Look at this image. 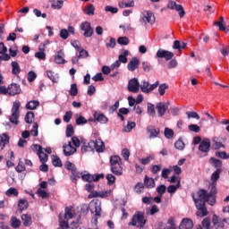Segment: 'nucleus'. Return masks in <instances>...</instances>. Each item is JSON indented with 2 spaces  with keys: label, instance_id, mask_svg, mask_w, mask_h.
I'll return each mask as SVG.
<instances>
[{
  "label": "nucleus",
  "instance_id": "f257e3e1",
  "mask_svg": "<svg viewBox=\"0 0 229 229\" xmlns=\"http://www.w3.org/2000/svg\"><path fill=\"white\" fill-rule=\"evenodd\" d=\"M221 174V168H217L211 175V183H209V192L206 190H199L197 193L198 198L192 195L196 208L198 209L196 216L198 217H205L208 216V211L205 207V203H208L211 207L216 205V194H217V181Z\"/></svg>",
  "mask_w": 229,
  "mask_h": 229
},
{
  "label": "nucleus",
  "instance_id": "f03ea898",
  "mask_svg": "<svg viewBox=\"0 0 229 229\" xmlns=\"http://www.w3.org/2000/svg\"><path fill=\"white\" fill-rule=\"evenodd\" d=\"M81 146V141L78 137H72V141H68L63 146V151L64 157H71L76 153V148H80Z\"/></svg>",
  "mask_w": 229,
  "mask_h": 229
},
{
  "label": "nucleus",
  "instance_id": "7ed1b4c3",
  "mask_svg": "<svg viewBox=\"0 0 229 229\" xmlns=\"http://www.w3.org/2000/svg\"><path fill=\"white\" fill-rule=\"evenodd\" d=\"M155 13L151 11L144 10L140 13L139 22L141 26H148V24H155Z\"/></svg>",
  "mask_w": 229,
  "mask_h": 229
},
{
  "label": "nucleus",
  "instance_id": "20e7f679",
  "mask_svg": "<svg viewBox=\"0 0 229 229\" xmlns=\"http://www.w3.org/2000/svg\"><path fill=\"white\" fill-rule=\"evenodd\" d=\"M130 226H136V228H144L146 226V218L144 212L136 211L132 216L131 221L129 223Z\"/></svg>",
  "mask_w": 229,
  "mask_h": 229
},
{
  "label": "nucleus",
  "instance_id": "39448f33",
  "mask_svg": "<svg viewBox=\"0 0 229 229\" xmlns=\"http://www.w3.org/2000/svg\"><path fill=\"white\" fill-rule=\"evenodd\" d=\"M65 168L68 169V171L72 172L71 180L72 183H76L78 182V179L81 175L78 170H76V165L72 164L71 161H67L65 163Z\"/></svg>",
  "mask_w": 229,
  "mask_h": 229
},
{
  "label": "nucleus",
  "instance_id": "423d86ee",
  "mask_svg": "<svg viewBox=\"0 0 229 229\" xmlns=\"http://www.w3.org/2000/svg\"><path fill=\"white\" fill-rule=\"evenodd\" d=\"M127 89L129 92H132L133 94H138L139 90H140V82H139V79L132 78L129 80Z\"/></svg>",
  "mask_w": 229,
  "mask_h": 229
},
{
  "label": "nucleus",
  "instance_id": "0eeeda50",
  "mask_svg": "<svg viewBox=\"0 0 229 229\" xmlns=\"http://www.w3.org/2000/svg\"><path fill=\"white\" fill-rule=\"evenodd\" d=\"M167 8L169 10H175L179 13V17H184L185 15V11L183 10V6L182 4H176L174 1H169L167 4Z\"/></svg>",
  "mask_w": 229,
  "mask_h": 229
},
{
  "label": "nucleus",
  "instance_id": "6e6552de",
  "mask_svg": "<svg viewBox=\"0 0 229 229\" xmlns=\"http://www.w3.org/2000/svg\"><path fill=\"white\" fill-rule=\"evenodd\" d=\"M81 31H84V37L90 38L91 35L94 33V29L90 26V22L84 21L81 24Z\"/></svg>",
  "mask_w": 229,
  "mask_h": 229
},
{
  "label": "nucleus",
  "instance_id": "1a4fd4ad",
  "mask_svg": "<svg viewBox=\"0 0 229 229\" xmlns=\"http://www.w3.org/2000/svg\"><path fill=\"white\" fill-rule=\"evenodd\" d=\"M90 210L95 216H101V202L98 199H93L90 202Z\"/></svg>",
  "mask_w": 229,
  "mask_h": 229
},
{
  "label": "nucleus",
  "instance_id": "9d476101",
  "mask_svg": "<svg viewBox=\"0 0 229 229\" xmlns=\"http://www.w3.org/2000/svg\"><path fill=\"white\" fill-rule=\"evenodd\" d=\"M157 58H165V60H173L174 54L164 49H158L156 54Z\"/></svg>",
  "mask_w": 229,
  "mask_h": 229
},
{
  "label": "nucleus",
  "instance_id": "9b49d317",
  "mask_svg": "<svg viewBox=\"0 0 229 229\" xmlns=\"http://www.w3.org/2000/svg\"><path fill=\"white\" fill-rule=\"evenodd\" d=\"M167 108H169V102L166 104L164 102H158L156 105V109L157 110V114L159 117H164L165 115V112H167Z\"/></svg>",
  "mask_w": 229,
  "mask_h": 229
},
{
  "label": "nucleus",
  "instance_id": "f8f14e48",
  "mask_svg": "<svg viewBox=\"0 0 229 229\" xmlns=\"http://www.w3.org/2000/svg\"><path fill=\"white\" fill-rule=\"evenodd\" d=\"M112 190H106L102 191H95L92 193H89V198H108L109 196H112Z\"/></svg>",
  "mask_w": 229,
  "mask_h": 229
},
{
  "label": "nucleus",
  "instance_id": "ddd939ff",
  "mask_svg": "<svg viewBox=\"0 0 229 229\" xmlns=\"http://www.w3.org/2000/svg\"><path fill=\"white\" fill-rule=\"evenodd\" d=\"M199 150L202 153H208L210 151V140L208 138L203 139L199 143Z\"/></svg>",
  "mask_w": 229,
  "mask_h": 229
},
{
  "label": "nucleus",
  "instance_id": "4468645a",
  "mask_svg": "<svg viewBox=\"0 0 229 229\" xmlns=\"http://www.w3.org/2000/svg\"><path fill=\"white\" fill-rule=\"evenodd\" d=\"M7 94H9V96H17V94H21V86L16 83H12L7 88Z\"/></svg>",
  "mask_w": 229,
  "mask_h": 229
},
{
  "label": "nucleus",
  "instance_id": "2eb2a0df",
  "mask_svg": "<svg viewBox=\"0 0 229 229\" xmlns=\"http://www.w3.org/2000/svg\"><path fill=\"white\" fill-rule=\"evenodd\" d=\"M93 117L95 121H97V123H100V124H106V123H108V117L99 111H96Z\"/></svg>",
  "mask_w": 229,
  "mask_h": 229
},
{
  "label": "nucleus",
  "instance_id": "dca6fc26",
  "mask_svg": "<svg viewBox=\"0 0 229 229\" xmlns=\"http://www.w3.org/2000/svg\"><path fill=\"white\" fill-rule=\"evenodd\" d=\"M82 146L81 148V153H89L90 151H94V140H90L89 142H85V140H81Z\"/></svg>",
  "mask_w": 229,
  "mask_h": 229
},
{
  "label": "nucleus",
  "instance_id": "f3484780",
  "mask_svg": "<svg viewBox=\"0 0 229 229\" xmlns=\"http://www.w3.org/2000/svg\"><path fill=\"white\" fill-rule=\"evenodd\" d=\"M212 223L216 229H223L225 228V223H226V219L220 220L217 215H213Z\"/></svg>",
  "mask_w": 229,
  "mask_h": 229
},
{
  "label": "nucleus",
  "instance_id": "a211bd4d",
  "mask_svg": "<svg viewBox=\"0 0 229 229\" xmlns=\"http://www.w3.org/2000/svg\"><path fill=\"white\" fill-rule=\"evenodd\" d=\"M194 226V223L191 218H183L181 222L179 228L180 229H192Z\"/></svg>",
  "mask_w": 229,
  "mask_h": 229
},
{
  "label": "nucleus",
  "instance_id": "6ab92c4d",
  "mask_svg": "<svg viewBox=\"0 0 229 229\" xmlns=\"http://www.w3.org/2000/svg\"><path fill=\"white\" fill-rule=\"evenodd\" d=\"M139 68V59L137 57H132L129 64H127L128 71L133 72L136 69Z\"/></svg>",
  "mask_w": 229,
  "mask_h": 229
},
{
  "label": "nucleus",
  "instance_id": "aec40b11",
  "mask_svg": "<svg viewBox=\"0 0 229 229\" xmlns=\"http://www.w3.org/2000/svg\"><path fill=\"white\" fill-rule=\"evenodd\" d=\"M74 208H65L64 218H62L63 221H66L68 223L69 219H72V217H74Z\"/></svg>",
  "mask_w": 229,
  "mask_h": 229
},
{
  "label": "nucleus",
  "instance_id": "412c9836",
  "mask_svg": "<svg viewBox=\"0 0 229 229\" xmlns=\"http://www.w3.org/2000/svg\"><path fill=\"white\" fill-rule=\"evenodd\" d=\"M94 149H96L98 153H103L105 151V143L103 140L99 139L96 140L94 141Z\"/></svg>",
  "mask_w": 229,
  "mask_h": 229
},
{
  "label": "nucleus",
  "instance_id": "4be33fe9",
  "mask_svg": "<svg viewBox=\"0 0 229 229\" xmlns=\"http://www.w3.org/2000/svg\"><path fill=\"white\" fill-rule=\"evenodd\" d=\"M215 26H217L220 31H229V26H225V18L221 16L219 21L215 22Z\"/></svg>",
  "mask_w": 229,
  "mask_h": 229
},
{
  "label": "nucleus",
  "instance_id": "5701e85b",
  "mask_svg": "<svg viewBox=\"0 0 229 229\" xmlns=\"http://www.w3.org/2000/svg\"><path fill=\"white\" fill-rule=\"evenodd\" d=\"M147 131L149 133V139H157L160 133V129L149 126L148 127Z\"/></svg>",
  "mask_w": 229,
  "mask_h": 229
},
{
  "label": "nucleus",
  "instance_id": "b1692460",
  "mask_svg": "<svg viewBox=\"0 0 229 229\" xmlns=\"http://www.w3.org/2000/svg\"><path fill=\"white\" fill-rule=\"evenodd\" d=\"M64 56L65 54L64 53V50H59L55 57V63L58 64H65L67 61H65Z\"/></svg>",
  "mask_w": 229,
  "mask_h": 229
},
{
  "label": "nucleus",
  "instance_id": "393cba45",
  "mask_svg": "<svg viewBox=\"0 0 229 229\" xmlns=\"http://www.w3.org/2000/svg\"><path fill=\"white\" fill-rule=\"evenodd\" d=\"M144 187L147 189H154L155 187V179L148 177V175H145L144 178Z\"/></svg>",
  "mask_w": 229,
  "mask_h": 229
},
{
  "label": "nucleus",
  "instance_id": "a878e982",
  "mask_svg": "<svg viewBox=\"0 0 229 229\" xmlns=\"http://www.w3.org/2000/svg\"><path fill=\"white\" fill-rule=\"evenodd\" d=\"M40 106L38 100H30L25 105L27 110H37V107Z\"/></svg>",
  "mask_w": 229,
  "mask_h": 229
},
{
  "label": "nucleus",
  "instance_id": "bb28decb",
  "mask_svg": "<svg viewBox=\"0 0 229 229\" xmlns=\"http://www.w3.org/2000/svg\"><path fill=\"white\" fill-rule=\"evenodd\" d=\"M111 173L116 176H121L123 174V166H121V164L111 165Z\"/></svg>",
  "mask_w": 229,
  "mask_h": 229
},
{
  "label": "nucleus",
  "instance_id": "cd10ccee",
  "mask_svg": "<svg viewBox=\"0 0 229 229\" xmlns=\"http://www.w3.org/2000/svg\"><path fill=\"white\" fill-rule=\"evenodd\" d=\"M19 117H21V113H12V114L9 115V121L12 124L17 126V124H19Z\"/></svg>",
  "mask_w": 229,
  "mask_h": 229
},
{
  "label": "nucleus",
  "instance_id": "c85d7f7f",
  "mask_svg": "<svg viewBox=\"0 0 229 229\" xmlns=\"http://www.w3.org/2000/svg\"><path fill=\"white\" fill-rule=\"evenodd\" d=\"M119 8H133L135 6V1L129 0L127 2L121 1L118 3Z\"/></svg>",
  "mask_w": 229,
  "mask_h": 229
},
{
  "label": "nucleus",
  "instance_id": "c756f323",
  "mask_svg": "<svg viewBox=\"0 0 229 229\" xmlns=\"http://www.w3.org/2000/svg\"><path fill=\"white\" fill-rule=\"evenodd\" d=\"M21 221L24 226H31V224L33 223L31 221V216L29 214L21 215Z\"/></svg>",
  "mask_w": 229,
  "mask_h": 229
},
{
  "label": "nucleus",
  "instance_id": "7c9ffc66",
  "mask_svg": "<svg viewBox=\"0 0 229 229\" xmlns=\"http://www.w3.org/2000/svg\"><path fill=\"white\" fill-rule=\"evenodd\" d=\"M83 12H84L85 15L92 16V15H94V13L96 12V8L94 7V5L92 4H89L84 7Z\"/></svg>",
  "mask_w": 229,
  "mask_h": 229
},
{
  "label": "nucleus",
  "instance_id": "2f4dec72",
  "mask_svg": "<svg viewBox=\"0 0 229 229\" xmlns=\"http://www.w3.org/2000/svg\"><path fill=\"white\" fill-rule=\"evenodd\" d=\"M140 89L143 94H149V81L146 80L142 81Z\"/></svg>",
  "mask_w": 229,
  "mask_h": 229
},
{
  "label": "nucleus",
  "instance_id": "473e14b6",
  "mask_svg": "<svg viewBox=\"0 0 229 229\" xmlns=\"http://www.w3.org/2000/svg\"><path fill=\"white\" fill-rule=\"evenodd\" d=\"M80 178L83 180V182H94V176L90 174L89 172L80 173Z\"/></svg>",
  "mask_w": 229,
  "mask_h": 229
},
{
  "label": "nucleus",
  "instance_id": "72a5a7b5",
  "mask_svg": "<svg viewBox=\"0 0 229 229\" xmlns=\"http://www.w3.org/2000/svg\"><path fill=\"white\" fill-rule=\"evenodd\" d=\"M209 163L215 169H221V165H223V162L216 157H211Z\"/></svg>",
  "mask_w": 229,
  "mask_h": 229
},
{
  "label": "nucleus",
  "instance_id": "f704fd0d",
  "mask_svg": "<svg viewBox=\"0 0 229 229\" xmlns=\"http://www.w3.org/2000/svg\"><path fill=\"white\" fill-rule=\"evenodd\" d=\"M10 225L12 228L17 229L21 227V222L20 219L16 218L15 216L11 217Z\"/></svg>",
  "mask_w": 229,
  "mask_h": 229
},
{
  "label": "nucleus",
  "instance_id": "c9c22d12",
  "mask_svg": "<svg viewBox=\"0 0 229 229\" xmlns=\"http://www.w3.org/2000/svg\"><path fill=\"white\" fill-rule=\"evenodd\" d=\"M147 113L150 117H155L157 115V112L155 111V105L151 103L147 104Z\"/></svg>",
  "mask_w": 229,
  "mask_h": 229
},
{
  "label": "nucleus",
  "instance_id": "e433bc0d",
  "mask_svg": "<svg viewBox=\"0 0 229 229\" xmlns=\"http://www.w3.org/2000/svg\"><path fill=\"white\" fill-rule=\"evenodd\" d=\"M0 144L2 145V149L10 142V137L6 133L0 135Z\"/></svg>",
  "mask_w": 229,
  "mask_h": 229
},
{
  "label": "nucleus",
  "instance_id": "4c0bfd02",
  "mask_svg": "<svg viewBox=\"0 0 229 229\" xmlns=\"http://www.w3.org/2000/svg\"><path fill=\"white\" fill-rule=\"evenodd\" d=\"M128 55H130V51L124 50L118 57V60L121 64H126L128 62Z\"/></svg>",
  "mask_w": 229,
  "mask_h": 229
},
{
  "label": "nucleus",
  "instance_id": "58836bf2",
  "mask_svg": "<svg viewBox=\"0 0 229 229\" xmlns=\"http://www.w3.org/2000/svg\"><path fill=\"white\" fill-rule=\"evenodd\" d=\"M11 65H12V72L15 75L20 74L21 66L19 65V63L13 61L12 62Z\"/></svg>",
  "mask_w": 229,
  "mask_h": 229
},
{
  "label": "nucleus",
  "instance_id": "ea45409f",
  "mask_svg": "<svg viewBox=\"0 0 229 229\" xmlns=\"http://www.w3.org/2000/svg\"><path fill=\"white\" fill-rule=\"evenodd\" d=\"M152 160H155V154H150L147 157L141 158L140 164H142V165H148V164H150Z\"/></svg>",
  "mask_w": 229,
  "mask_h": 229
},
{
  "label": "nucleus",
  "instance_id": "a19ab883",
  "mask_svg": "<svg viewBox=\"0 0 229 229\" xmlns=\"http://www.w3.org/2000/svg\"><path fill=\"white\" fill-rule=\"evenodd\" d=\"M36 194H38L39 198H42V199H47V198H49V193L46 191V190H42V188H38Z\"/></svg>",
  "mask_w": 229,
  "mask_h": 229
},
{
  "label": "nucleus",
  "instance_id": "79ce46f5",
  "mask_svg": "<svg viewBox=\"0 0 229 229\" xmlns=\"http://www.w3.org/2000/svg\"><path fill=\"white\" fill-rule=\"evenodd\" d=\"M24 119H25V123H27V124H31V123H33V119H35V114L31 111H29L25 114Z\"/></svg>",
  "mask_w": 229,
  "mask_h": 229
},
{
  "label": "nucleus",
  "instance_id": "37998d69",
  "mask_svg": "<svg viewBox=\"0 0 229 229\" xmlns=\"http://www.w3.org/2000/svg\"><path fill=\"white\" fill-rule=\"evenodd\" d=\"M47 78H49V80H51V81H53L54 83H58V74L51 72V71H47Z\"/></svg>",
  "mask_w": 229,
  "mask_h": 229
},
{
  "label": "nucleus",
  "instance_id": "c03bdc74",
  "mask_svg": "<svg viewBox=\"0 0 229 229\" xmlns=\"http://www.w3.org/2000/svg\"><path fill=\"white\" fill-rule=\"evenodd\" d=\"M213 142H214V148L215 149H221V148H225V146L221 142V140L217 137L213 138Z\"/></svg>",
  "mask_w": 229,
  "mask_h": 229
},
{
  "label": "nucleus",
  "instance_id": "a18cd8bd",
  "mask_svg": "<svg viewBox=\"0 0 229 229\" xmlns=\"http://www.w3.org/2000/svg\"><path fill=\"white\" fill-rule=\"evenodd\" d=\"M75 123L77 126H83L84 124H87L89 121L84 116L80 115L76 118Z\"/></svg>",
  "mask_w": 229,
  "mask_h": 229
},
{
  "label": "nucleus",
  "instance_id": "49530a36",
  "mask_svg": "<svg viewBox=\"0 0 229 229\" xmlns=\"http://www.w3.org/2000/svg\"><path fill=\"white\" fill-rule=\"evenodd\" d=\"M18 208L20 210L28 209V200H26L24 199H21L18 202Z\"/></svg>",
  "mask_w": 229,
  "mask_h": 229
},
{
  "label": "nucleus",
  "instance_id": "de8ad7c7",
  "mask_svg": "<svg viewBox=\"0 0 229 229\" xmlns=\"http://www.w3.org/2000/svg\"><path fill=\"white\" fill-rule=\"evenodd\" d=\"M135 126H137V123H135V122H128L127 125L123 128V131L125 133H130V131H131V130H133Z\"/></svg>",
  "mask_w": 229,
  "mask_h": 229
},
{
  "label": "nucleus",
  "instance_id": "09e8293b",
  "mask_svg": "<svg viewBox=\"0 0 229 229\" xmlns=\"http://www.w3.org/2000/svg\"><path fill=\"white\" fill-rule=\"evenodd\" d=\"M52 164L55 167H62V159L58 156H53Z\"/></svg>",
  "mask_w": 229,
  "mask_h": 229
},
{
  "label": "nucleus",
  "instance_id": "8fccbe9b",
  "mask_svg": "<svg viewBox=\"0 0 229 229\" xmlns=\"http://www.w3.org/2000/svg\"><path fill=\"white\" fill-rule=\"evenodd\" d=\"M19 108H21V102L19 100H16L13 103V107L11 109V112L14 114H21L19 112Z\"/></svg>",
  "mask_w": 229,
  "mask_h": 229
},
{
  "label": "nucleus",
  "instance_id": "3c124183",
  "mask_svg": "<svg viewBox=\"0 0 229 229\" xmlns=\"http://www.w3.org/2000/svg\"><path fill=\"white\" fill-rule=\"evenodd\" d=\"M157 87H158L159 96H164V94H165V90L169 89V85L165 83L159 84Z\"/></svg>",
  "mask_w": 229,
  "mask_h": 229
},
{
  "label": "nucleus",
  "instance_id": "603ef678",
  "mask_svg": "<svg viewBox=\"0 0 229 229\" xmlns=\"http://www.w3.org/2000/svg\"><path fill=\"white\" fill-rule=\"evenodd\" d=\"M38 158L41 164H46L47 162L48 156L47 154L44 153V151L38 152Z\"/></svg>",
  "mask_w": 229,
  "mask_h": 229
},
{
  "label": "nucleus",
  "instance_id": "864d4df0",
  "mask_svg": "<svg viewBox=\"0 0 229 229\" xmlns=\"http://www.w3.org/2000/svg\"><path fill=\"white\" fill-rule=\"evenodd\" d=\"M30 135L32 137H38V123H34L32 125V129L30 130Z\"/></svg>",
  "mask_w": 229,
  "mask_h": 229
},
{
  "label": "nucleus",
  "instance_id": "5fc2aeb1",
  "mask_svg": "<svg viewBox=\"0 0 229 229\" xmlns=\"http://www.w3.org/2000/svg\"><path fill=\"white\" fill-rule=\"evenodd\" d=\"M110 164H111V166L121 165V157H119V156L111 157Z\"/></svg>",
  "mask_w": 229,
  "mask_h": 229
},
{
  "label": "nucleus",
  "instance_id": "6e6d98bb",
  "mask_svg": "<svg viewBox=\"0 0 229 229\" xmlns=\"http://www.w3.org/2000/svg\"><path fill=\"white\" fill-rule=\"evenodd\" d=\"M117 42L120 46H128V44H130V38H128V37H120Z\"/></svg>",
  "mask_w": 229,
  "mask_h": 229
},
{
  "label": "nucleus",
  "instance_id": "4d7b16f0",
  "mask_svg": "<svg viewBox=\"0 0 229 229\" xmlns=\"http://www.w3.org/2000/svg\"><path fill=\"white\" fill-rule=\"evenodd\" d=\"M160 212V209L157 205L151 206V208L147 211V214H149V216H155V214H158Z\"/></svg>",
  "mask_w": 229,
  "mask_h": 229
},
{
  "label": "nucleus",
  "instance_id": "13d9d810",
  "mask_svg": "<svg viewBox=\"0 0 229 229\" xmlns=\"http://www.w3.org/2000/svg\"><path fill=\"white\" fill-rule=\"evenodd\" d=\"M188 130L190 131H193V133H199V131H201V129L199 128V125L198 124H190L188 126Z\"/></svg>",
  "mask_w": 229,
  "mask_h": 229
},
{
  "label": "nucleus",
  "instance_id": "bf43d9fd",
  "mask_svg": "<svg viewBox=\"0 0 229 229\" xmlns=\"http://www.w3.org/2000/svg\"><path fill=\"white\" fill-rule=\"evenodd\" d=\"M69 94H70V96H72V97L78 96V85L72 84L71 89L69 90Z\"/></svg>",
  "mask_w": 229,
  "mask_h": 229
},
{
  "label": "nucleus",
  "instance_id": "052dcab7",
  "mask_svg": "<svg viewBox=\"0 0 229 229\" xmlns=\"http://www.w3.org/2000/svg\"><path fill=\"white\" fill-rule=\"evenodd\" d=\"M66 137H72L74 135V127H72V124H68L66 127Z\"/></svg>",
  "mask_w": 229,
  "mask_h": 229
},
{
  "label": "nucleus",
  "instance_id": "680f3d73",
  "mask_svg": "<svg viewBox=\"0 0 229 229\" xmlns=\"http://www.w3.org/2000/svg\"><path fill=\"white\" fill-rule=\"evenodd\" d=\"M62 6H64L63 0H57L52 4V8H54V10H61Z\"/></svg>",
  "mask_w": 229,
  "mask_h": 229
},
{
  "label": "nucleus",
  "instance_id": "e2e57ef3",
  "mask_svg": "<svg viewBox=\"0 0 229 229\" xmlns=\"http://www.w3.org/2000/svg\"><path fill=\"white\" fill-rule=\"evenodd\" d=\"M134 191L137 192V194L144 192V184L142 182H138L134 187Z\"/></svg>",
  "mask_w": 229,
  "mask_h": 229
},
{
  "label": "nucleus",
  "instance_id": "0e129e2a",
  "mask_svg": "<svg viewBox=\"0 0 229 229\" xmlns=\"http://www.w3.org/2000/svg\"><path fill=\"white\" fill-rule=\"evenodd\" d=\"M179 187H180V182H178L176 185L168 186L167 192H169V194H174V192H176Z\"/></svg>",
  "mask_w": 229,
  "mask_h": 229
},
{
  "label": "nucleus",
  "instance_id": "69168bd1",
  "mask_svg": "<svg viewBox=\"0 0 229 229\" xmlns=\"http://www.w3.org/2000/svg\"><path fill=\"white\" fill-rule=\"evenodd\" d=\"M6 196H19V191L15 188H10L5 192Z\"/></svg>",
  "mask_w": 229,
  "mask_h": 229
},
{
  "label": "nucleus",
  "instance_id": "338daca9",
  "mask_svg": "<svg viewBox=\"0 0 229 229\" xmlns=\"http://www.w3.org/2000/svg\"><path fill=\"white\" fill-rule=\"evenodd\" d=\"M210 225H211L210 218L207 217V218L203 219V221H202L203 228H205V229H212V226Z\"/></svg>",
  "mask_w": 229,
  "mask_h": 229
},
{
  "label": "nucleus",
  "instance_id": "774afa93",
  "mask_svg": "<svg viewBox=\"0 0 229 229\" xmlns=\"http://www.w3.org/2000/svg\"><path fill=\"white\" fill-rule=\"evenodd\" d=\"M216 157H217L218 158H223L224 160H228L229 158V155L226 154L225 151L216 152Z\"/></svg>",
  "mask_w": 229,
  "mask_h": 229
}]
</instances>
